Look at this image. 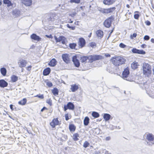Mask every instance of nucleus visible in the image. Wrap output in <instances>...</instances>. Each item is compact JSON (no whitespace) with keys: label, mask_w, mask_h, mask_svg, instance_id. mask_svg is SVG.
<instances>
[{"label":"nucleus","mask_w":154,"mask_h":154,"mask_svg":"<svg viewBox=\"0 0 154 154\" xmlns=\"http://www.w3.org/2000/svg\"><path fill=\"white\" fill-rule=\"evenodd\" d=\"M111 60L113 65L116 66L124 64L126 61L125 58L120 56L112 57Z\"/></svg>","instance_id":"nucleus-1"},{"label":"nucleus","mask_w":154,"mask_h":154,"mask_svg":"<svg viewBox=\"0 0 154 154\" xmlns=\"http://www.w3.org/2000/svg\"><path fill=\"white\" fill-rule=\"evenodd\" d=\"M143 74L146 77H149L152 73L151 66L148 63H144L142 66Z\"/></svg>","instance_id":"nucleus-2"},{"label":"nucleus","mask_w":154,"mask_h":154,"mask_svg":"<svg viewBox=\"0 0 154 154\" xmlns=\"http://www.w3.org/2000/svg\"><path fill=\"white\" fill-rule=\"evenodd\" d=\"M146 139L148 141L146 142L148 145L152 146L154 144V135L152 134L146 133Z\"/></svg>","instance_id":"nucleus-3"},{"label":"nucleus","mask_w":154,"mask_h":154,"mask_svg":"<svg viewBox=\"0 0 154 154\" xmlns=\"http://www.w3.org/2000/svg\"><path fill=\"white\" fill-rule=\"evenodd\" d=\"M116 9L115 7H113L107 9L99 8L98 10L103 14H108L113 12Z\"/></svg>","instance_id":"nucleus-4"},{"label":"nucleus","mask_w":154,"mask_h":154,"mask_svg":"<svg viewBox=\"0 0 154 154\" xmlns=\"http://www.w3.org/2000/svg\"><path fill=\"white\" fill-rule=\"evenodd\" d=\"M89 60L90 62H92L93 61L98 60L101 59L102 58V56L101 55H93L89 56Z\"/></svg>","instance_id":"nucleus-5"},{"label":"nucleus","mask_w":154,"mask_h":154,"mask_svg":"<svg viewBox=\"0 0 154 154\" xmlns=\"http://www.w3.org/2000/svg\"><path fill=\"white\" fill-rule=\"evenodd\" d=\"M54 38L56 42H61V43L63 44H66V39L64 36H60L59 38H57V36H55Z\"/></svg>","instance_id":"nucleus-6"},{"label":"nucleus","mask_w":154,"mask_h":154,"mask_svg":"<svg viewBox=\"0 0 154 154\" xmlns=\"http://www.w3.org/2000/svg\"><path fill=\"white\" fill-rule=\"evenodd\" d=\"M75 108V106L71 102H68L67 105L64 106V110L66 111L68 109L71 110H73Z\"/></svg>","instance_id":"nucleus-7"},{"label":"nucleus","mask_w":154,"mask_h":154,"mask_svg":"<svg viewBox=\"0 0 154 154\" xmlns=\"http://www.w3.org/2000/svg\"><path fill=\"white\" fill-rule=\"evenodd\" d=\"M130 73L129 69L128 67H127L125 68L122 73V77L123 79H126L127 80H128L126 78H127L129 75Z\"/></svg>","instance_id":"nucleus-8"},{"label":"nucleus","mask_w":154,"mask_h":154,"mask_svg":"<svg viewBox=\"0 0 154 154\" xmlns=\"http://www.w3.org/2000/svg\"><path fill=\"white\" fill-rule=\"evenodd\" d=\"M60 124L58 118H54L52 120V122L50 123V125L53 128H54L56 125H60Z\"/></svg>","instance_id":"nucleus-9"},{"label":"nucleus","mask_w":154,"mask_h":154,"mask_svg":"<svg viewBox=\"0 0 154 154\" xmlns=\"http://www.w3.org/2000/svg\"><path fill=\"white\" fill-rule=\"evenodd\" d=\"M18 63L20 67L21 68L24 67L26 65L27 61L25 60L21 59L19 60Z\"/></svg>","instance_id":"nucleus-10"},{"label":"nucleus","mask_w":154,"mask_h":154,"mask_svg":"<svg viewBox=\"0 0 154 154\" xmlns=\"http://www.w3.org/2000/svg\"><path fill=\"white\" fill-rule=\"evenodd\" d=\"M72 61L75 67H79L80 63L79 60L77 59V56H74L72 57Z\"/></svg>","instance_id":"nucleus-11"},{"label":"nucleus","mask_w":154,"mask_h":154,"mask_svg":"<svg viewBox=\"0 0 154 154\" xmlns=\"http://www.w3.org/2000/svg\"><path fill=\"white\" fill-rule=\"evenodd\" d=\"M139 86L142 89H145L146 90L148 89L149 86V85L147 84V82H141L139 83Z\"/></svg>","instance_id":"nucleus-12"},{"label":"nucleus","mask_w":154,"mask_h":154,"mask_svg":"<svg viewBox=\"0 0 154 154\" xmlns=\"http://www.w3.org/2000/svg\"><path fill=\"white\" fill-rule=\"evenodd\" d=\"M62 58L66 63H69L70 60L68 54H63L62 55Z\"/></svg>","instance_id":"nucleus-13"},{"label":"nucleus","mask_w":154,"mask_h":154,"mask_svg":"<svg viewBox=\"0 0 154 154\" xmlns=\"http://www.w3.org/2000/svg\"><path fill=\"white\" fill-rule=\"evenodd\" d=\"M111 18L109 17L108 19L106 20L103 23L104 26L107 27L109 28L112 23V21L111 20Z\"/></svg>","instance_id":"nucleus-14"},{"label":"nucleus","mask_w":154,"mask_h":154,"mask_svg":"<svg viewBox=\"0 0 154 154\" xmlns=\"http://www.w3.org/2000/svg\"><path fill=\"white\" fill-rule=\"evenodd\" d=\"M30 38L36 41L37 42L40 41L42 39L41 37L35 33H33L31 35Z\"/></svg>","instance_id":"nucleus-15"},{"label":"nucleus","mask_w":154,"mask_h":154,"mask_svg":"<svg viewBox=\"0 0 154 154\" xmlns=\"http://www.w3.org/2000/svg\"><path fill=\"white\" fill-rule=\"evenodd\" d=\"M133 53L144 54H145L146 52L143 50H140L136 48H133L132 50Z\"/></svg>","instance_id":"nucleus-16"},{"label":"nucleus","mask_w":154,"mask_h":154,"mask_svg":"<svg viewBox=\"0 0 154 154\" xmlns=\"http://www.w3.org/2000/svg\"><path fill=\"white\" fill-rule=\"evenodd\" d=\"M79 44L81 48L83 47L85 44V39L82 38H80L79 39Z\"/></svg>","instance_id":"nucleus-17"},{"label":"nucleus","mask_w":154,"mask_h":154,"mask_svg":"<svg viewBox=\"0 0 154 154\" xmlns=\"http://www.w3.org/2000/svg\"><path fill=\"white\" fill-rule=\"evenodd\" d=\"M22 3L26 6H30L32 3V0H21Z\"/></svg>","instance_id":"nucleus-18"},{"label":"nucleus","mask_w":154,"mask_h":154,"mask_svg":"<svg viewBox=\"0 0 154 154\" xmlns=\"http://www.w3.org/2000/svg\"><path fill=\"white\" fill-rule=\"evenodd\" d=\"M8 83L3 79L0 80V87L5 88L7 86Z\"/></svg>","instance_id":"nucleus-19"},{"label":"nucleus","mask_w":154,"mask_h":154,"mask_svg":"<svg viewBox=\"0 0 154 154\" xmlns=\"http://www.w3.org/2000/svg\"><path fill=\"white\" fill-rule=\"evenodd\" d=\"M115 1V0H104L103 2L105 5H110L112 4Z\"/></svg>","instance_id":"nucleus-20"},{"label":"nucleus","mask_w":154,"mask_h":154,"mask_svg":"<svg viewBox=\"0 0 154 154\" xmlns=\"http://www.w3.org/2000/svg\"><path fill=\"white\" fill-rule=\"evenodd\" d=\"M103 119L106 121H108L110 119H112V118H111V115L108 113H105L103 116Z\"/></svg>","instance_id":"nucleus-21"},{"label":"nucleus","mask_w":154,"mask_h":154,"mask_svg":"<svg viewBox=\"0 0 154 154\" xmlns=\"http://www.w3.org/2000/svg\"><path fill=\"white\" fill-rule=\"evenodd\" d=\"M51 69L50 68L48 67L45 69L43 70V74L44 75H48L51 72Z\"/></svg>","instance_id":"nucleus-22"},{"label":"nucleus","mask_w":154,"mask_h":154,"mask_svg":"<svg viewBox=\"0 0 154 154\" xmlns=\"http://www.w3.org/2000/svg\"><path fill=\"white\" fill-rule=\"evenodd\" d=\"M57 62L56 60L53 58L49 63L48 65L51 66H54L56 65Z\"/></svg>","instance_id":"nucleus-23"},{"label":"nucleus","mask_w":154,"mask_h":154,"mask_svg":"<svg viewBox=\"0 0 154 154\" xmlns=\"http://www.w3.org/2000/svg\"><path fill=\"white\" fill-rule=\"evenodd\" d=\"M71 88L70 89L72 92H74L79 89L78 85L76 84L72 85H71Z\"/></svg>","instance_id":"nucleus-24"},{"label":"nucleus","mask_w":154,"mask_h":154,"mask_svg":"<svg viewBox=\"0 0 154 154\" xmlns=\"http://www.w3.org/2000/svg\"><path fill=\"white\" fill-rule=\"evenodd\" d=\"M96 33L98 38H102L103 36V32L102 31L99 30L97 31Z\"/></svg>","instance_id":"nucleus-25"},{"label":"nucleus","mask_w":154,"mask_h":154,"mask_svg":"<svg viewBox=\"0 0 154 154\" xmlns=\"http://www.w3.org/2000/svg\"><path fill=\"white\" fill-rule=\"evenodd\" d=\"M13 14L15 17H18L20 15V12L18 10L15 9L13 11Z\"/></svg>","instance_id":"nucleus-26"},{"label":"nucleus","mask_w":154,"mask_h":154,"mask_svg":"<svg viewBox=\"0 0 154 154\" xmlns=\"http://www.w3.org/2000/svg\"><path fill=\"white\" fill-rule=\"evenodd\" d=\"M3 2L4 4L7 5L8 7L12 6L13 5V4L10 0H3Z\"/></svg>","instance_id":"nucleus-27"},{"label":"nucleus","mask_w":154,"mask_h":154,"mask_svg":"<svg viewBox=\"0 0 154 154\" xmlns=\"http://www.w3.org/2000/svg\"><path fill=\"white\" fill-rule=\"evenodd\" d=\"M0 72L1 74L3 76L6 75L7 73V70L5 67L1 68L0 69Z\"/></svg>","instance_id":"nucleus-28"},{"label":"nucleus","mask_w":154,"mask_h":154,"mask_svg":"<svg viewBox=\"0 0 154 154\" xmlns=\"http://www.w3.org/2000/svg\"><path fill=\"white\" fill-rule=\"evenodd\" d=\"M11 82H16L18 80V77L15 75H13L11 77Z\"/></svg>","instance_id":"nucleus-29"},{"label":"nucleus","mask_w":154,"mask_h":154,"mask_svg":"<svg viewBox=\"0 0 154 154\" xmlns=\"http://www.w3.org/2000/svg\"><path fill=\"white\" fill-rule=\"evenodd\" d=\"M27 102V100L26 98H24L22 100L19 101L18 102V103L21 105H25Z\"/></svg>","instance_id":"nucleus-30"},{"label":"nucleus","mask_w":154,"mask_h":154,"mask_svg":"<svg viewBox=\"0 0 154 154\" xmlns=\"http://www.w3.org/2000/svg\"><path fill=\"white\" fill-rule=\"evenodd\" d=\"M52 92L53 95L55 96H56L58 94L59 91L57 88H54L52 90Z\"/></svg>","instance_id":"nucleus-31"},{"label":"nucleus","mask_w":154,"mask_h":154,"mask_svg":"<svg viewBox=\"0 0 154 154\" xmlns=\"http://www.w3.org/2000/svg\"><path fill=\"white\" fill-rule=\"evenodd\" d=\"M89 119L88 117H86L84 120V124L85 126H87L89 123Z\"/></svg>","instance_id":"nucleus-32"},{"label":"nucleus","mask_w":154,"mask_h":154,"mask_svg":"<svg viewBox=\"0 0 154 154\" xmlns=\"http://www.w3.org/2000/svg\"><path fill=\"white\" fill-rule=\"evenodd\" d=\"M138 64L137 62L135 61L134 62L131 64V67L134 69H135L137 68Z\"/></svg>","instance_id":"nucleus-33"},{"label":"nucleus","mask_w":154,"mask_h":154,"mask_svg":"<svg viewBox=\"0 0 154 154\" xmlns=\"http://www.w3.org/2000/svg\"><path fill=\"white\" fill-rule=\"evenodd\" d=\"M89 56H83L81 57V60L82 62L83 63L85 62L87 60H89Z\"/></svg>","instance_id":"nucleus-34"},{"label":"nucleus","mask_w":154,"mask_h":154,"mask_svg":"<svg viewBox=\"0 0 154 154\" xmlns=\"http://www.w3.org/2000/svg\"><path fill=\"white\" fill-rule=\"evenodd\" d=\"M69 128L71 131H74L75 129V127L73 124H71L69 125Z\"/></svg>","instance_id":"nucleus-35"},{"label":"nucleus","mask_w":154,"mask_h":154,"mask_svg":"<svg viewBox=\"0 0 154 154\" xmlns=\"http://www.w3.org/2000/svg\"><path fill=\"white\" fill-rule=\"evenodd\" d=\"M78 137H79V134L78 133H75L73 134V139L75 141H76L79 140Z\"/></svg>","instance_id":"nucleus-36"},{"label":"nucleus","mask_w":154,"mask_h":154,"mask_svg":"<svg viewBox=\"0 0 154 154\" xmlns=\"http://www.w3.org/2000/svg\"><path fill=\"white\" fill-rule=\"evenodd\" d=\"M92 115L95 118L98 117L100 116L98 112L94 111L92 112Z\"/></svg>","instance_id":"nucleus-37"},{"label":"nucleus","mask_w":154,"mask_h":154,"mask_svg":"<svg viewBox=\"0 0 154 154\" xmlns=\"http://www.w3.org/2000/svg\"><path fill=\"white\" fill-rule=\"evenodd\" d=\"M76 46V44L75 43H70L69 44V47L72 49H75Z\"/></svg>","instance_id":"nucleus-38"},{"label":"nucleus","mask_w":154,"mask_h":154,"mask_svg":"<svg viewBox=\"0 0 154 154\" xmlns=\"http://www.w3.org/2000/svg\"><path fill=\"white\" fill-rule=\"evenodd\" d=\"M89 144H90L89 143V142H88L87 141H86L84 143L83 146L84 148H86L89 146Z\"/></svg>","instance_id":"nucleus-39"},{"label":"nucleus","mask_w":154,"mask_h":154,"mask_svg":"<svg viewBox=\"0 0 154 154\" xmlns=\"http://www.w3.org/2000/svg\"><path fill=\"white\" fill-rule=\"evenodd\" d=\"M71 3H79L80 2V0H70Z\"/></svg>","instance_id":"nucleus-40"},{"label":"nucleus","mask_w":154,"mask_h":154,"mask_svg":"<svg viewBox=\"0 0 154 154\" xmlns=\"http://www.w3.org/2000/svg\"><path fill=\"white\" fill-rule=\"evenodd\" d=\"M90 46L93 48L96 46V44L95 42H91L90 43Z\"/></svg>","instance_id":"nucleus-41"},{"label":"nucleus","mask_w":154,"mask_h":154,"mask_svg":"<svg viewBox=\"0 0 154 154\" xmlns=\"http://www.w3.org/2000/svg\"><path fill=\"white\" fill-rule=\"evenodd\" d=\"M46 103L50 106H51L52 104V100H51V99H47L46 100Z\"/></svg>","instance_id":"nucleus-42"},{"label":"nucleus","mask_w":154,"mask_h":154,"mask_svg":"<svg viewBox=\"0 0 154 154\" xmlns=\"http://www.w3.org/2000/svg\"><path fill=\"white\" fill-rule=\"evenodd\" d=\"M66 26L69 28L71 29L72 30H74L75 29V26H70L69 24H67Z\"/></svg>","instance_id":"nucleus-43"},{"label":"nucleus","mask_w":154,"mask_h":154,"mask_svg":"<svg viewBox=\"0 0 154 154\" xmlns=\"http://www.w3.org/2000/svg\"><path fill=\"white\" fill-rule=\"evenodd\" d=\"M41 99H43L44 98V95L43 94H38L35 96Z\"/></svg>","instance_id":"nucleus-44"},{"label":"nucleus","mask_w":154,"mask_h":154,"mask_svg":"<svg viewBox=\"0 0 154 154\" xmlns=\"http://www.w3.org/2000/svg\"><path fill=\"white\" fill-rule=\"evenodd\" d=\"M126 46V45L122 43H121L119 44V47L122 48H125Z\"/></svg>","instance_id":"nucleus-45"},{"label":"nucleus","mask_w":154,"mask_h":154,"mask_svg":"<svg viewBox=\"0 0 154 154\" xmlns=\"http://www.w3.org/2000/svg\"><path fill=\"white\" fill-rule=\"evenodd\" d=\"M46 85L49 87H51L53 85L52 83L51 82H47Z\"/></svg>","instance_id":"nucleus-46"},{"label":"nucleus","mask_w":154,"mask_h":154,"mask_svg":"<svg viewBox=\"0 0 154 154\" xmlns=\"http://www.w3.org/2000/svg\"><path fill=\"white\" fill-rule=\"evenodd\" d=\"M137 34L136 33H134L132 35H131L130 37L131 39H133V38H135L136 37Z\"/></svg>","instance_id":"nucleus-47"},{"label":"nucleus","mask_w":154,"mask_h":154,"mask_svg":"<svg viewBox=\"0 0 154 154\" xmlns=\"http://www.w3.org/2000/svg\"><path fill=\"white\" fill-rule=\"evenodd\" d=\"M149 36L147 35H146L144 37V39L145 40H148L149 39Z\"/></svg>","instance_id":"nucleus-48"},{"label":"nucleus","mask_w":154,"mask_h":154,"mask_svg":"<svg viewBox=\"0 0 154 154\" xmlns=\"http://www.w3.org/2000/svg\"><path fill=\"white\" fill-rule=\"evenodd\" d=\"M134 17L135 19H138L139 17V15L138 14H135L134 15Z\"/></svg>","instance_id":"nucleus-49"},{"label":"nucleus","mask_w":154,"mask_h":154,"mask_svg":"<svg viewBox=\"0 0 154 154\" xmlns=\"http://www.w3.org/2000/svg\"><path fill=\"white\" fill-rule=\"evenodd\" d=\"M145 23L146 25L149 26L150 25L151 23V22L148 20H146L145 22Z\"/></svg>","instance_id":"nucleus-50"},{"label":"nucleus","mask_w":154,"mask_h":154,"mask_svg":"<svg viewBox=\"0 0 154 154\" xmlns=\"http://www.w3.org/2000/svg\"><path fill=\"white\" fill-rule=\"evenodd\" d=\"M32 67V66L31 65H30V66H28V67H26V68L27 69L28 71H30L31 70V68Z\"/></svg>","instance_id":"nucleus-51"},{"label":"nucleus","mask_w":154,"mask_h":154,"mask_svg":"<svg viewBox=\"0 0 154 154\" xmlns=\"http://www.w3.org/2000/svg\"><path fill=\"white\" fill-rule=\"evenodd\" d=\"M113 30H114L113 29L111 31V32H110L109 36H108V37L107 38V39H109V38L110 37V36L111 34L112 33V32H113Z\"/></svg>","instance_id":"nucleus-52"},{"label":"nucleus","mask_w":154,"mask_h":154,"mask_svg":"<svg viewBox=\"0 0 154 154\" xmlns=\"http://www.w3.org/2000/svg\"><path fill=\"white\" fill-rule=\"evenodd\" d=\"M65 117L66 120L67 121L69 120V118H68V114H66L65 115Z\"/></svg>","instance_id":"nucleus-53"},{"label":"nucleus","mask_w":154,"mask_h":154,"mask_svg":"<svg viewBox=\"0 0 154 154\" xmlns=\"http://www.w3.org/2000/svg\"><path fill=\"white\" fill-rule=\"evenodd\" d=\"M47 108L45 107H44L41 109V112H43L45 110V109H47Z\"/></svg>","instance_id":"nucleus-54"},{"label":"nucleus","mask_w":154,"mask_h":154,"mask_svg":"<svg viewBox=\"0 0 154 154\" xmlns=\"http://www.w3.org/2000/svg\"><path fill=\"white\" fill-rule=\"evenodd\" d=\"M13 105L12 104H11L10 105V108L12 110H14V109L13 108Z\"/></svg>","instance_id":"nucleus-55"},{"label":"nucleus","mask_w":154,"mask_h":154,"mask_svg":"<svg viewBox=\"0 0 154 154\" xmlns=\"http://www.w3.org/2000/svg\"><path fill=\"white\" fill-rule=\"evenodd\" d=\"M146 45L145 44H143L141 45V47L142 48H144L146 47Z\"/></svg>","instance_id":"nucleus-56"},{"label":"nucleus","mask_w":154,"mask_h":154,"mask_svg":"<svg viewBox=\"0 0 154 154\" xmlns=\"http://www.w3.org/2000/svg\"><path fill=\"white\" fill-rule=\"evenodd\" d=\"M105 56L106 57H110V55L108 54H105Z\"/></svg>","instance_id":"nucleus-57"},{"label":"nucleus","mask_w":154,"mask_h":154,"mask_svg":"<svg viewBox=\"0 0 154 154\" xmlns=\"http://www.w3.org/2000/svg\"><path fill=\"white\" fill-rule=\"evenodd\" d=\"M110 139V137H106V140H109Z\"/></svg>","instance_id":"nucleus-58"},{"label":"nucleus","mask_w":154,"mask_h":154,"mask_svg":"<svg viewBox=\"0 0 154 154\" xmlns=\"http://www.w3.org/2000/svg\"><path fill=\"white\" fill-rule=\"evenodd\" d=\"M151 41L152 42L154 43V39L153 38H152L151 39Z\"/></svg>","instance_id":"nucleus-59"},{"label":"nucleus","mask_w":154,"mask_h":154,"mask_svg":"<svg viewBox=\"0 0 154 154\" xmlns=\"http://www.w3.org/2000/svg\"><path fill=\"white\" fill-rule=\"evenodd\" d=\"M46 36L48 38H50L51 37H52V35H46Z\"/></svg>","instance_id":"nucleus-60"},{"label":"nucleus","mask_w":154,"mask_h":154,"mask_svg":"<svg viewBox=\"0 0 154 154\" xmlns=\"http://www.w3.org/2000/svg\"><path fill=\"white\" fill-rule=\"evenodd\" d=\"M149 96H150V97H152V98H154V95H149Z\"/></svg>","instance_id":"nucleus-61"},{"label":"nucleus","mask_w":154,"mask_h":154,"mask_svg":"<svg viewBox=\"0 0 154 154\" xmlns=\"http://www.w3.org/2000/svg\"><path fill=\"white\" fill-rule=\"evenodd\" d=\"M126 7H127L128 8H130V6H129V5L127 4L126 5Z\"/></svg>","instance_id":"nucleus-62"},{"label":"nucleus","mask_w":154,"mask_h":154,"mask_svg":"<svg viewBox=\"0 0 154 154\" xmlns=\"http://www.w3.org/2000/svg\"><path fill=\"white\" fill-rule=\"evenodd\" d=\"M2 0H0V6H1V5H2Z\"/></svg>","instance_id":"nucleus-63"},{"label":"nucleus","mask_w":154,"mask_h":154,"mask_svg":"<svg viewBox=\"0 0 154 154\" xmlns=\"http://www.w3.org/2000/svg\"><path fill=\"white\" fill-rule=\"evenodd\" d=\"M91 34H92V33H90V34L88 36V37H90L91 36Z\"/></svg>","instance_id":"nucleus-64"}]
</instances>
